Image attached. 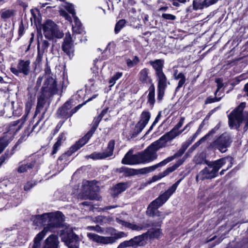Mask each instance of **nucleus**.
<instances>
[{"label": "nucleus", "instance_id": "obj_25", "mask_svg": "<svg viewBox=\"0 0 248 248\" xmlns=\"http://www.w3.org/2000/svg\"><path fill=\"white\" fill-rule=\"evenodd\" d=\"M151 118V114L149 111H143L140 117V120L137 124L142 129L146 126Z\"/></svg>", "mask_w": 248, "mask_h": 248}, {"label": "nucleus", "instance_id": "obj_28", "mask_svg": "<svg viewBox=\"0 0 248 248\" xmlns=\"http://www.w3.org/2000/svg\"><path fill=\"white\" fill-rule=\"evenodd\" d=\"M48 97V96H46V95H44L42 94H41V95L38 97L37 104L34 117H35L37 115V114L41 112L46 103V99Z\"/></svg>", "mask_w": 248, "mask_h": 248}, {"label": "nucleus", "instance_id": "obj_19", "mask_svg": "<svg viewBox=\"0 0 248 248\" xmlns=\"http://www.w3.org/2000/svg\"><path fill=\"white\" fill-rule=\"evenodd\" d=\"M93 135V133L89 131L82 139L70 148V151L72 153L77 151L88 142Z\"/></svg>", "mask_w": 248, "mask_h": 248}, {"label": "nucleus", "instance_id": "obj_46", "mask_svg": "<svg viewBox=\"0 0 248 248\" xmlns=\"http://www.w3.org/2000/svg\"><path fill=\"white\" fill-rule=\"evenodd\" d=\"M8 144L9 141L5 137L0 139V154L4 150Z\"/></svg>", "mask_w": 248, "mask_h": 248}, {"label": "nucleus", "instance_id": "obj_33", "mask_svg": "<svg viewBox=\"0 0 248 248\" xmlns=\"http://www.w3.org/2000/svg\"><path fill=\"white\" fill-rule=\"evenodd\" d=\"M157 80H158V85L157 87H167V78L163 72L157 73L155 74Z\"/></svg>", "mask_w": 248, "mask_h": 248}, {"label": "nucleus", "instance_id": "obj_26", "mask_svg": "<svg viewBox=\"0 0 248 248\" xmlns=\"http://www.w3.org/2000/svg\"><path fill=\"white\" fill-rule=\"evenodd\" d=\"M149 63L155 70V74L163 72L164 64V61L163 60L157 59L155 61H150Z\"/></svg>", "mask_w": 248, "mask_h": 248}, {"label": "nucleus", "instance_id": "obj_10", "mask_svg": "<svg viewBox=\"0 0 248 248\" xmlns=\"http://www.w3.org/2000/svg\"><path fill=\"white\" fill-rule=\"evenodd\" d=\"M62 240L68 248H78L79 237L73 232V230H68L62 236Z\"/></svg>", "mask_w": 248, "mask_h": 248}, {"label": "nucleus", "instance_id": "obj_64", "mask_svg": "<svg viewBox=\"0 0 248 248\" xmlns=\"http://www.w3.org/2000/svg\"><path fill=\"white\" fill-rule=\"evenodd\" d=\"M193 8L195 10H197L198 9H201L202 8V5H201L199 4V3L195 0H194L193 2Z\"/></svg>", "mask_w": 248, "mask_h": 248}, {"label": "nucleus", "instance_id": "obj_27", "mask_svg": "<svg viewBox=\"0 0 248 248\" xmlns=\"http://www.w3.org/2000/svg\"><path fill=\"white\" fill-rule=\"evenodd\" d=\"M83 187L86 192H94L98 190V187L96 186V182L95 181H84L83 183Z\"/></svg>", "mask_w": 248, "mask_h": 248}, {"label": "nucleus", "instance_id": "obj_12", "mask_svg": "<svg viewBox=\"0 0 248 248\" xmlns=\"http://www.w3.org/2000/svg\"><path fill=\"white\" fill-rule=\"evenodd\" d=\"M145 236L146 234L144 233L135 236L128 241H124L120 243L117 248H124L129 247L136 248L139 246H142L144 243Z\"/></svg>", "mask_w": 248, "mask_h": 248}, {"label": "nucleus", "instance_id": "obj_34", "mask_svg": "<svg viewBox=\"0 0 248 248\" xmlns=\"http://www.w3.org/2000/svg\"><path fill=\"white\" fill-rule=\"evenodd\" d=\"M114 145L115 141L114 140H111L108 142L106 150L104 152H103L105 155V158L112 155Z\"/></svg>", "mask_w": 248, "mask_h": 248}, {"label": "nucleus", "instance_id": "obj_56", "mask_svg": "<svg viewBox=\"0 0 248 248\" xmlns=\"http://www.w3.org/2000/svg\"><path fill=\"white\" fill-rule=\"evenodd\" d=\"M60 14L62 16L64 17L65 18V19L71 22V17L69 15H68V14L65 11L61 10L60 11Z\"/></svg>", "mask_w": 248, "mask_h": 248}, {"label": "nucleus", "instance_id": "obj_47", "mask_svg": "<svg viewBox=\"0 0 248 248\" xmlns=\"http://www.w3.org/2000/svg\"><path fill=\"white\" fill-rule=\"evenodd\" d=\"M167 87H157V99L161 100L165 93V90Z\"/></svg>", "mask_w": 248, "mask_h": 248}, {"label": "nucleus", "instance_id": "obj_31", "mask_svg": "<svg viewBox=\"0 0 248 248\" xmlns=\"http://www.w3.org/2000/svg\"><path fill=\"white\" fill-rule=\"evenodd\" d=\"M74 22L72 24V30L74 32L80 34L82 32V25L77 16H73Z\"/></svg>", "mask_w": 248, "mask_h": 248}, {"label": "nucleus", "instance_id": "obj_49", "mask_svg": "<svg viewBox=\"0 0 248 248\" xmlns=\"http://www.w3.org/2000/svg\"><path fill=\"white\" fill-rule=\"evenodd\" d=\"M65 8L69 13L72 14L73 16L76 15V13L74 10V7L73 4L67 3L65 6Z\"/></svg>", "mask_w": 248, "mask_h": 248}, {"label": "nucleus", "instance_id": "obj_63", "mask_svg": "<svg viewBox=\"0 0 248 248\" xmlns=\"http://www.w3.org/2000/svg\"><path fill=\"white\" fill-rule=\"evenodd\" d=\"M60 147L57 145H55V144H54L53 146V150L51 153V155H55V154L57 153V152H58V151L59 150Z\"/></svg>", "mask_w": 248, "mask_h": 248}, {"label": "nucleus", "instance_id": "obj_45", "mask_svg": "<svg viewBox=\"0 0 248 248\" xmlns=\"http://www.w3.org/2000/svg\"><path fill=\"white\" fill-rule=\"evenodd\" d=\"M169 174V173L168 172V171H167V170L166 169L164 171L162 172L161 173H160L159 174H158V175L154 176L152 178V182L156 181Z\"/></svg>", "mask_w": 248, "mask_h": 248}, {"label": "nucleus", "instance_id": "obj_29", "mask_svg": "<svg viewBox=\"0 0 248 248\" xmlns=\"http://www.w3.org/2000/svg\"><path fill=\"white\" fill-rule=\"evenodd\" d=\"M148 91V103L151 106V108H153L155 103V87L153 84L151 85L149 88Z\"/></svg>", "mask_w": 248, "mask_h": 248}, {"label": "nucleus", "instance_id": "obj_4", "mask_svg": "<svg viewBox=\"0 0 248 248\" xmlns=\"http://www.w3.org/2000/svg\"><path fill=\"white\" fill-rule=\"evenodd\" d=\"M245 104L242 103L228 115L229 124L231 129H238L241 124L244 123V130L248 128V113H244L243 109Z\"/></svg>", "mask_w": 248, "mask_h": 248}, {"label": "nucleus", "instance_id": "obj_16", "mask_svg": "<svg viewBox=\"0 0 248 248\" xmlns=\"http://www.w3.org/2000/svg\"><path fill=\"white\" fill-rule=\"evenodd\" d=\"M62 47L64 52L70 58L73 57L74 52V45L72 43L71 35L69 33L66 34Z\"/></svg>", "mask_w": 248, "mask_h": 248}, {"label": "nucleus", "instance_id": "obj_11", "mask_svg": "<svg viewBox=\"0 0 248 248\" xmlns=\"http://www.w3.org/2000/svg\"><path fill=\"white\" fill-rule=\"evenodd\" d=\"M184 120L185 118L182 117L179 123L170 131L165 134L161 138L167 143L180 135L184 131V129L181 130L179 129L183 125Z\"/></svg>", "mask_w": 248, "mask_h": 248}, {"label": "nucleus", "instance_id": "obj_57", "mask_svg": "<svg viewBox=\"0 0 248 248\" xmlns=\"http://www.w3.org/2000/svg\"><path fill=\"white\" fill-rule=\"evenodd\" d=\"M205 141V140L202 137L201 138L199 141L196 142L190 148V150H195L197 147H198L202 142Z\"/></svg>", "mask_w": 248, "mask_h": 248}, {"label": "nucleus", "instance_id": "obj_17", "mask_svg": "<svg viewBox=\"0 0 248 248\" xmlns=\"http://www.w3.org/2000/svg\"><path fill=\"white\" fill-rule=\"evenodd\" d=\"M185 151L182 149L181 148L173 155L169 156L163 161H161L160 163L155 164V165L150 166V168H149L147 169L146 170H148V171H154L155 169H156L158 167H162L163 166H165L167 163H169L170 162L176 158L179 157L180 156H181L184 153H185Z\"/></svg>", "mask_w": 248, "mask_h": 248}, {"label": "nucleus", "instance_id": "obj_36", "mask_svg": "<svg viewBox=\"0 0 248 248\" xmlns=\"http://www.w3.org/2000/svg\"><path fill=\"white\" fill-rule=\"evenodd\" d=\"M141 127H140L137 124H136L134 129L130 131L128 135H127V138L128 140L136 138L143 130Z\"/></svg>", "mask_w": 248, "mask_h": 248}, {"label": "nucleus", "instance_id": "obj_51", "mask_svg": "<svg viewBox=\"0 0 248 248\" xmlns=\"http://www.w3.org/2000/svg\"><path fill=\"white\" fill-rule=\"evenodd\" d=\"M161 234V231L159 229H153L151 231V235L153 237L158 238Z\"/></svg>", "mask_w": 248, "mask_h": 248}, {"label": "nucleus", "instance_id": "obj_14", "mask_svg": "<svg viewBox=\"0 0 248 248\" xmlns=\"http://www.w3.org/2000/svg\"><path fill=\"white\" fill-rule=\"evenodd\" d=\"M133 152L132 150H130L122 159V163L129 165L141 164L139 153L133 155Z\"/></svg>", "mask_w": 248, "mask_h": 248}, {"label": "nucleus", "instance_id": "obj_61", "mask_svg": "<svg viewBox=\"0 0 248 248\" xmlns=\"http://www.w3.org/2000/svg\"><path fill=\"white\" fill-rule=\"evenodd\" d=\"M13 150H14V149H13L12 150L11 153H9V152L8 151H6L4 153V154L3 155H1L2 156H4V157H5L6 158V159H8L14 154V152H13Z\"/></svg>", "mask_w": 248, "mask_h": 248}, {"label": "nucleus", "instance_id": "obj_24", "mask_svg": "<svg viewBox=\"0 0 248 248\" xmlns=\"http://www.w3.org/2000/svg\"><path fill=\"white\" fill-rule=\"evenodd\" d=\"M148 69L144 68L143 69L141 70L139 74L140 81L144 84H153L152 83V79L148 76Z\"/></svg>", "mask_w": 248, "mask_h": 248}, {"label": "nucleus", "instance_id": "obj_52", "mask_svg": "<svg viewBox=\"0 0 248 248\" xmlns=\"http://www.w3.org/2000/svg\"><path fill=\"white\" fill-rule=\"evenodd\" d=\"M49 46V43L46 40H43L41 43V51L45 52L46 50Z\"/></svg>", "mask_w": 248, "mask_h": 248}, {"label": "nucleus", "instance_id": "obj_62", "mask_svg": "<svg viewBox=\"0 0 248 248\" xmlns=\"http://www.w3.org/2000/svg\"><path fill=\"white\" fill-rule=\"evenodd\" d=\"M45 79H46V77L50 76L51 70L50 67H49L47 64H46V67L45 70Z\"/></svg>", "mask_w": 248, "mask_h": 248}, {"label": "nucleus", "instance_id": "obj_48", "mask_svg": "<svg viewBox=\"0 0 248 248\" xmlns=\"http://www.w3.org/2000/svg\"><path fill=\"white\" fill-rule=\"evenodd\" d=\"M37 49L38 54L35 60V63L36 64H39L42 60L44 52L41 51L39 45H38Z\"/></svg>", "mask_w": 248, "mask_h": 248}, {"label": "nucleus", "instance_id": "obj_20", "mask_svg": "<svg viewBox=\"0 0 248 248\" xmlns=\"http://www.w3.org/2000/svg\"><path fill=\"white\" fill-rule=\"evenodd\" d=\"M116 222L119 224L124 226L126 228L130 229L133 231H140L144 229L146 227L144 226L143 224H135L134 223H131L130 222H128L125 221L124 220L120 219L118 218L116 219Z\"/></svg>", "mask_w": 248, "mask_h": 248}, {"label": "nucleus", "instance_id": "obj_15", "mask_svg": "<svg viewBox=\"0 0 248 248\" xmlns=\"http://www.w3.org/2000/svg\"><path fill=\"white\" fill-rule=\"evenodd\" d=\"M88 237L93 241L102 244H112L116 242V239L113 236H100L93 233H88Z\"/></svg>", "mask_w": 248, "mask_h": 248}, {"label": "nucleus", "instance_id": "obj_59", "mask_svg": "<svg viewBox=\"0 0 248 248\" xmlns=\"http://www.w3.org/2000/svg\"><path fill=\"white\" fill-rule=\"evenodd\" d=\"M192 141L193 140H188L184 142L182 144L181 148L186 151V149L188 148V147L190 145V144L192 143Z\"/></svg>", "mask_w": 248, "mask_h": 248}, {"label": "nucleus", "instance_id": "obj_55", "mask_svg": "<svg viewBox=\"0 0 248 248\" xmlns=\"http://www.w3.org/2000/svg\"><path fill=\"white\" fill-rule=\"evenodd\" d=\"M169 1L171 2L172 5L175 7H179L180 6L179 2L181 3H185L186 2V0H169Z\"/></svg>", "mask_w": 248, "mask_h": 248}, {"label": "nucleus", "instance_id": "obj_53", "mask_svg": "<svg viewBox=\"0 0 248 248\" xmlns=\"http://www.w3.org/2000/svg\"><path fill=\"white\" fill-rule=\"evenodd\" d=\"M162 17L168 20H174L176 18V16L174 15L170 14H163L162 15Z\"/></svg>", "mask_w": 248, "mask_h": 248}, {"label": "nucleus", "instance_id": "obj_6", "mask_svg": "<svg viewBox=\"0 0 248 248\" xmlns=\"http://www.w3.org/2000/svg\"><path fill=\"white\" fill-rule=\"evenodd\" d=\"M232 142L231 135L225 132L217 137L214 141L211 142L209 148L213 150H217L222 153H225Z\"/></svg>", "mask_w": 248, "mask_h": 248}, {"label": "nucleus", "instance_id": "obj_18", "mask_svg": "<svg viewBox=\"0 0 248 248\" xmlns=\"http://www.w3.org/2000/svg\"><path fill=\"white\" fill-rule=\"evenodd\" d=\"M36 162V159L35 158L31 157L30 159L25 160L20 162V165L17 169V172L19 173H24L28 170L32 169L35 166Z\"/></svg>", "mask_w": 248, "mask_h": 248}, {"label": "nucleus", "instance_id": "obj_39", "mask_svg": "<svg viewBox=\"0 0 248 248\" xmlns=\"http://www.w3.org/2000/svg\"><path fill=\"white\" fill-rule=\"evenodd\" d=\"M195 161L197 164H207L210 161L205 158L203 154H200L195 157Z\"/></svg>", "mask_w": 248, "mask_h": 248}, {"label": "nucleus", "instance_id": "obj_30", "mask_svg": "<svg viewBox=\"0 0 248 248\" xmlns=\"http://www.w3.org/2000/svg\"><path fill=\"white\" fill-rule=\"evenodd\" d=\"M46 234L45 231H42L36 236L34 239V243L32 248H44V246L43 247L41 246V241L44 237Z\"/></svg>", "mask_w": 248, "mask_h": 248}, {"label": "nucleus", "instance_id": "obj_58", "mask_svg": "<svg viewBox=\"0 0 248 248\" xmlns=\"http://www.w3.org/2000/svg\"><path fill=\"white\" fill-rule=\"evenodd\" d=\"M218 0H204L202 5L205 6H209L216 3Z\"/></svg>", "mask_w": 248, "mask_h": 248}, {"label": "nucleus", "instance_id": "obj_38", "mask_svg": "<svg viewBox=\"0 0 248 248\" xmlns=\"http://www.w3.org/2000/svg\"><path fill=\"white\" fill-rule=\"evenodd\" d=\"M220 123H218L213 128L210 130L207 134L203 137L205 140H207L210 137H212L215 134H216L220 128Z\"/></svg>", "mask_w": 248, "mask_h": 248}, {"label": "nucleus", "instance_id": "obj_7", "mask_svg": "<svg viewBox=\"0 0 248 248\" xmlns=\"http://www.w3.org/2000/svg\"><path fill=\"white\" fill-rule=\"evenodd\" d=\"M43 31L45 37L49 40L54 38H61L63 35L57 25L51 20H47L44 23Z\"/></svg>", "mask_w": 248, "mask_h": 248}, {"label": "nucleus", "instance_id": "obj_54", "mask_svg": "<svg viewBox=\"0 0 248 248\" xmlns=\"http://www.w3.org/2000/svg\"><path fill=\"white\" fill-rule=\"evenodd\" d=\"M46 110H47V108H46L45 110H44V111L43 112V113H42V114L41 115V118L37 122V123L33 126V127L32 128V129H31V132H33V131H35V129L36 127V126H37V125L39 124L40 122L44 118V116H45V114Z\"/></svg>", "mask_w": 248, "mask_h": 248}, {"label": "nucleus", "instance_id": "obj_42", "mask_svg": "<svg viewBox=\"0 0 248 248\" xmlns=\"http://www.w3.org/2000/svg\"><path fill=\"white\" fill-rule=\"evenodd\" d=\"M102 118L99 117V116L97 117L94 118L93 122V125L91 128V129L89 130L90 132L93 133V134L97 129L98 125L99 124V122H100Z\"/></svg>", "mask_w": 248, "mask_h": 248}, {"label": "nucleus", "instance_id": "obj_21", "mask_svg": "<svg viewBox=\"0 0 248 248\" xmlns=\"http://www.w3.org/2000/svg\"><path fill=\"white\" fill-rule=\"evenodd\" d=\"M130 186L128 182L119 183L115 185L112 188V195L117 197L122 192L124 191Z\"/></svg>", "mask_w": 248, "mask_h": 248}, {"label": "nucleus", "instance_id": "obj_3", "mask_svg": "<svg viewBox=\"0 0 248 248\" xmlns=\"http://www.w3.org/2000/svg\"><path fill=\"white\" fill-rule=\"evenodd\" d=\"M232 158L231 157L222 158L215 161H210L207 166L202 170L196 176V180L211 179L217 175L218 170L227 162L231 164Z\"/></svg>", "mask_w": 248, "mask_h": 248}, {"label": "nucleus", "instance_id": "obj_35", "mask_svg": "<svg viewBox=\"0 0 248 248\" xmlns=\"http://www.w3.org/2000/svg\"><path fill=\"white\" fill-rule=\"evenodd\" d=\"M178 80V86L176 88V91H179L181 88L185 84L186 81V76L182 73L178 74V76L175 77V79Z\"/></svg>", "mask_w": 248, "mask_h": 248}, {"label": "nucleus", "instance_id": "obj_60", "mask_svg": "<svg viewBox=\"0 0 248 248\" xmlns=\"http://www.w3.org/2000/svg\"><path fill=\"white\" fill-rule=\"evenodd\" d=\"M126 236H127V235L125 232H120L116 233L115 234V236H113V237L115 238L116 240L118 239H119V238H121L122 237H126Z\"/></svg>", "mask_w": 248, "mask_h": 248}, {"label": "nucleus", "instance_id": "obj_8", "mask_svg": "<svg viewBox=\"0 0 248 248\" xmlns=\"http://www.w3.org/2000/svg\"><path fill=\"white\" fill-rule=\"evenodd\" d=\"M83 105V104H79L73 109H71L72 105L71 102L70 101H67L62 107L58 109L57 112L58 116L60 118L67 119L75 113L81 108Z\"/></svg>", "mask_w": 248, "mask_h": 248}, {"label": "nucleus", "instance_id": "obj_43", "mask_svg": "<svg viewBox=\"0 0 248 248\" xmlns=\"http://www.w3.org/2000/svg\"><path fill=\"white\" fill-rule=\"evenodd\" d=\"M140 59L137 56H135L132 60L128 59L126 60V64L128 67H133L138 64Z\"/></svg>", "mask_w": 248, "mask_h": 248}, {"label": "nucleus", "instance_id": "obj_9", "mask_svg": "<svg viewBox=\"0 0 248 248\" xmlns=\"http://www.w3.org/2000/svg\"><path fill=\"white\" fill-rule=\"evenodd\" d=\"M57 93V85L55 79L51 76L46 77L42 88V93L46 96L50 97Z\"/></svg>", "mask_w": 248, "mask_h": 248}, {"label": "nucleus", "instance_id": "obj_37", "mask_svg": "<svg viewBox=\"0 0 248 248\" xmlns=\"http://www.w3.org/2000/svg\"><path fill=\"white\" fill-rule=\"evenodd\" d=\"M186 158V155L183 158L178 160L173 165L167 169V171L170 173L176 170L179 166H180L185 161Z\"/></svg>", "mask_w": 248, "mask_h": 248}, {"label": "nucleus", "instance_id": "obj_41", "mask_svg": "<svg viewBox=\"0 0 248 248\" xmlns=\"http://www.w3.org/2000/svg\"><path fill=\"white\" fill-rule=\"evenodd\" d=\"M126 23V21L124 19H121L115 25L114 32L116 34L119 32L122 29H123Z\"/></svg>", "mask_w": 248, "mask_h": 248}, {"label": "nucleus", "instance_id": "obj_23", "mask_svg": "<svg viewBox=\"0 0 248 248\" xmlns=\"http://www.w3.org/2000/svg\"><path fill=\"white\" fill-rule=\"evenodd\" d=\"M58 238L55 235H50L45 241L44 248H57Z\"/></svg>", "mask_w": 248, "mask_h": 248}, {"label": "nucleus", "instance_id": "obj_50", "mask_svg": "<svg viewBox=\"0 0 248 248\" xmlns=\"http://www.w3.org/2000/svg\"><path fill=\"white\" fill-rule=\"evenodd\" d=\"M221 97H217V96L215 97H212L211 96L208 97L205 100V104L212 103L215 102H217L220 100Z\"/></svg>", "mask_w": 248, "mask_h": 248}, {"label": "nucleus", "instance_id": "obj_1", "mask_svg": "<svg viewBox=\"0 0 248 248\" xmlns=\"http://www.w3.org/2000/svg\"><path fill=\"white\" fill-rule=\"evenodd\" d=\"M183 178H181L175 182L170 188L160 195L157 198L152 202L148 205L146 210V214L150 217H159V220L155 224L152 223L153 226H159L163 219L168 215V213L161 212L157 209L162 206L175 191L177 187Z\"/></svg>", "mask_w": 248, "mask_h": 248}, {"label": "nucleus", "instance_id": "obj_22", "mask_svg": "<svg viewBox=\"0 0 248 248\" xmlns=\"http://www.w3.org/2000/svg\"><path fill=\"white\" fill-rule=\"evenodd\" d=\"M150 167L143 168L139 170H135L134 169H130L128 168H123V171L124 172L125 174L128 175H132L135 174H137L139 173L140 174H146L152 171H148V170H146Z\"/></svg>", "mask_w": 248, "mask_h": 248}, {"label": "nucleus", "instance_id": "obj_44", "mask_svg": "<svg viewBox=\"0 0 248 248\" xmlns=\"http://www.w3.org/2000/svg\"><path fill=\"white\" fill-rule=\"evenodd\" d=\"M122 76L123 73L117 72L115 74V75L112 77L109 80V83L111 84L110 87L113 86L116 81L118 80Z\"/></svg>", "mask_w": 248, "mask_h": 248}, {"label": "nucleus", "instance_id": "obj_2", "mask_svg": "<svg viewBox=\"0 0 248 248\" xmlns=\"http://www.w3.org/2000/svg\"><path fill=\"white\" fill-rule=\"evenodd\" d=\"M31 220L35 224L46 225L42 231L46 233L48 231L52 232L60 228L64 221L63 215L60 212L44 213L32 216Z\"/></svg>", "mask_w": 248, "mask_h": 248}, {"label": "nucleus", "instance_id": "obj_32", "mask_svg": "<svg viewBox=\"0 0 248 248\" xmlns=\"http://www.w3.org/2000/svg\"><path fill=\"white\" fill-rule=\"evenodd\" d=\"M15 15V11L13 9H4L0 12V17L3 20L10 18Z\"/></svg>", "mask_w": 248, "mask_h": 248}, {"label": "nucleus", "instance_id": "obj_5", "mask_svg": "<svg viewBox=\"0 0 248 248\" xmlns=\"http://www.w3.org/2000/svg\"><path fill=\"white\" fill-rule=\"evenodd\" d=\"M167 146V143L161 137L153 142L143 151L139 152L141 164L149 163L155 160L157 157V152Z\"/></svg>", "mask_w": 248, "mask_h": 248}, {"label": "nucleus", "instance_id": "obj_40", "mask_svg": "<svg viewBox=\"0 0 248 248\" xmlns=\"http://www.w3.org/2000/svg\"><path fill=\"white\" fill-rule=\"evenodd\" d=\"M93 160L105 159V155L103 152H94L89 156H86Z\"/></svg>", "mask_w": 248, "mask_h": 248}, {"label": "nucleus", "instance_id": "obj_13", "mask_svg": "<svg viewBox=\"0 0 248 248\" xmlns=\"http://www.w3.org/2000/svg\"><path fill=\"white\" fill-rule=\"evenodd\" d=\"M30 62L29 61H24L20 60L17 64V68L11 67L10 70L11 72L16 76H18L20 73H23L24 75H28L30 71Z\"/></svg>", "mask_w": 248, "mask_h": 248}]
</instances>
